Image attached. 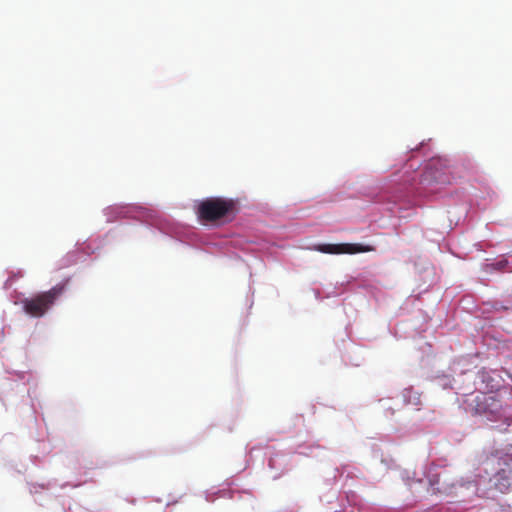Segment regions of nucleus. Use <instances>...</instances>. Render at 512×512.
I'll use <instances>...</instances> for the list:
<instances>
[{"label":"nucleus","instance_id":"1","mask_svg":"<svg viewBox=\"0 0 512 512\" xmlns=\"http://www.w3.org/2000/svg\"><path fill=\"white\" fill-rule=\"evenodd\" d=\"M238 212V201L231 198L211 197L200 202L198 217L205 222H216L234 217Z\"/></svg>","mask_w":512,"mask_h":512},{"label":"nucleus","instance_id":"2","mask_svg":"<svg viewBox=\"0 0 512 512\" xmlns=\"http://www.w3.org/2000/svg\"><path fill=\"white\" fill-rule=\"evenodd\" d=\"M64 289V284H58L48 291L39 293L31 298L23 299L22 304L25 313L36 318L44 316L55 301L62 295Z\"/></svg>","mask_w":512,"mask_h":512},{"label":"nucleus","instance_id":"3","mask_svg":"<svg viewBox=\"0 0 512 512\" xmlns=\"http://www.w3.org/2000/svg\"><path fill=\"white\" fill-rule=\"evenodd\" d=\"M498 470L493 476V484L501 493H506L512 486V458L508 455L498 459Z\"/></svg>","mask_w":512,"mask_h":512},{"label":"nucleus","instance_id":"4","mask_svg":"<svg viewBox=\"0 0 512 512\" xmlns=\"http://www.w3.org/2000/svg\"><path fill=\"white\" fill-rule=\"evenodd\" d=\"M471 405L477 415H495L501 407L494 395L485 393L476 395Z\"/></svg>","mask_w":512,"mask_h":512},{"label":"nucleus","instance_id":"5","mask_svg":"<svg viewBox=\"0 0 512 512\" xmlns=\"http://www.w3.org/2000/svg\"><path fill=\"white\" fill-rule=\"evenodd\" d=\"M317 250L326 254H356L362 252L372 251L373 248L370 246H363L361 244H321L317 247Z\"/></svg>","mask_w":512,"mask_h":512},{"label":"nucleus","instance_id":"6","mask_svg":"<svg viewBox=\"0 0 512 512\" xmlns=\"http://www.w3.org/2000/svg\"><path fill=\"white\" fill-rule=\"evenodd\" d=\"M403 400L406 404L418 406L421 404L420 394L412 388L404 389L402 392Z\"/></svg>","mask_w":512,"mask_h":512},{"label":"nucleus","instance_id":"7","mask_svg":"<svg viewBox=\"0 0 512 512\" xmlns=\"http://www.w3.org/2000/svg\"><path fill=\"white\" fill-rule=\"evenodd\" d=\"M441 165H442V163H441L440 159H432L428 164V170L430 171L429 173L431 176H433L435 181L444 183V182L448 181L447 177H445V178H442L441 176L437 177V176L433 175V173H432V171L434 169L436 170L438 168V166H441Z\"/></svg>","mask_w":512,"mask_h":512},{"label":"nucleus","instance_id":"8","mask_svg":"<svg viewBox=\"0 0 512 512\" xmlns=\"http://www.w3.org/2000/svg\"><path fill=\"white\" fill-rule=\"evenodd\" d=\"M508 261L506 259H501L497 261L496 263L487 265L488 267L494 269V270H503L507 267Z\"/></svg>","mask_w":512,"mask_h":512}]
</instances>
